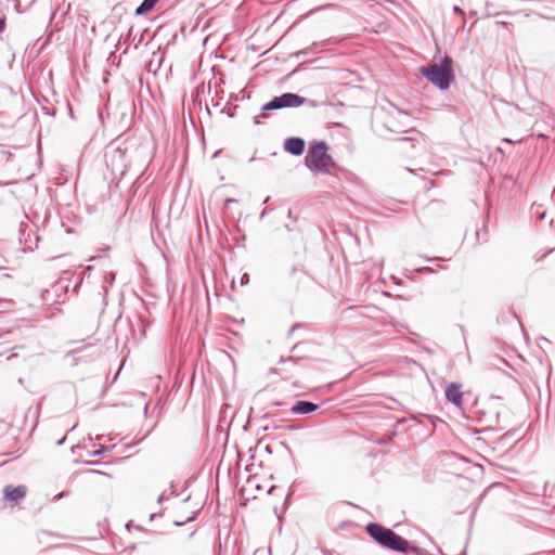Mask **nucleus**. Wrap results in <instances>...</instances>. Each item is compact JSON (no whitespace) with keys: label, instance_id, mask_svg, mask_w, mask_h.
Listing matches in <instances>:
<instances>
[{"label":"nucleus","instance_id":"18","mask_svg":"<svg viewBox=\"0 0 555 555\" xmlns=\"http://www.w3.org/2000/svg\"><path fill=\"white\" fill-rule=\"evenodd\" d=\"M7 305V302L0 301V312L4 310L3 306Z\"/></svg>","mask_w":555,"mask_h":555},{"label":"nucleus","instance_id":"10","mask_svg":"<svg viewBox=\"0 0 555 555\" xmlns=\"http://www.w3.org/2000/svg\"><path fill=\"white\" fill-rule=\"evenodd\" d=\"M249 283V276L247 273H244L241 278V285L244 286V285H247Z\"/></svg>","mask_w":555,"mask_h":555},{"label":"nucleus","instance_id":"23","mask_svg":"<svg viewBox=\"0 0 555 555\" xmlns=\"http://www.w3.org/2000/svg\"><path fill=\"white\" fill-rule=\"evenodd\" d=\"M297 326H298V325H294V326H292L291 332H294V331H295V328H296Z\"/></svg>","mask_w":555,"mask_h":555},{"label":"nucleus","instance_id":"17","mask_svg":"<svg viewBox=\"0 0 555 555\" xmlns=\"http://www.w3.org/2000/svg\"><path fill=\"white\" fill-rule=\"evenodd\" d=\"M105 280L109 281V283H112L114 281V274H109V278L108 276H105Z\"/></svg>","mask_w":555,"mask_h":555},{"label":"nucleus","instance_id":"2","mask_svg":"<svg viewBox=\"0 0 555 555\" xmlns=\"http://www.w3.org/2000/svg\"><path fill=\"white\" fill-rule=\"evenodd\" d=\"M453 61L450 56H444L439 64H430L421 67V74L440 90L449 89L453 81Z\"/></svg>","mask_w":555,"mask_h":555},{"label":"nucleus","instance_id":"4","mask_svg":"<svg viewBox=\"0 0 555 555\" xmlns=\"http://www.w3.org/2000/svg\"><path fill=\"white\" fill-rule=\"evenodd\" d=\"M307 102L306 98H302L296 93L286 92L280 96H274L271 101L262 106L263 111H274L286 107H298Z\"/></svg>","mask_w":555,"mask_h":555},{"label":"nucleus","instance_id":"24","mask_svg":"<svg viewBox=\"0 0 555 555\" xmlns=\"http://www.w3.org/2000/svg\"><path fill=\"white\" fill-rule=\"evenodd\" d=\"M64 442V438L57 441V444H62Z\"/></svg>","mask_w":555,"mask_h":555},{"label":"nucleus","instance_id":"7","mask_svg":"<svg viewBox=\"0 0 555 555\" xmlns=\"http://www.w3.org/2000/svg\"><path fill=\"white\" fill-rule=\"evenodd\" d=\"M305 140L299 137H292L285 140L284 150L295 156H299L305 151Z\"/></svg>","mask_w":555,"mask_h":555},{"label":"nucleus","instance_id":"8","mask_svg":"<svg viewBox=\"0 0 555 555\" xmlns=\"http://www.w3.org/2000/svg\"><path fill=\"white\" fill-rule=\"evenodd\" d=\"M318 409L319 405L317 403L299 400L291 408V412L296 415H301L315 412Z\"/></svg>","mask_w":555,"mask_h":555},{"label":"nucleus","instance_id":"6","mask_svg":"<svg viewBox=\"0 0 555 555\" xmlns=\"http://www.w3.org/2000/svg\"><path fill=\"white\" fill-rule=\"evenodd\" d=\"M461 388L462 386L457 383H451L446 388L447 400L457 408H462L463 405V392Z\"/></svg>","mask_w":555,"mask_h":555},{"label":"nucleus","instance_id":"16","mask_svg":"<svg viewBox=\"0 0 555 555\" xmlns=\"http://www.w3.org/2000/svg\"><path fill=\"white\" fill-rule=\"evenodd\" d=\"M105 280L109 281V283H112L114 281V274H109V278L108 276H105Z\"/></svg>","mask_w":555,"mask_h":555},{"label":"nucleus","instance_id":"19","mask_svg":"<svg viewBox=\"0 0 555 555\" xmlns=\"http://www.w3.org/2000/svg\"><path fill=\"white\" fill-rule=\"evenodd\" d=\"M266 214H267V210H266V209H264V210H262V212H261V215H260V219H263V218H264V216H266Z\"/></svg>","mask_w":555,"mask_h":555},{"label":"nucleus","instance_id":"25","mask_svg":"<svg viewBox=\"0 0 555 555\" xmlns=\"http://www.w3.org/2000/svg\"><path fill=\"white\" fill-rule=\"evenodd\" d=\"M162 501H164L163 495H160V496L158 498V502H162Z\"/></svg>","mask_w":555,"mask_h":555},{"label":"nucleus","instance_id":"15","mask_svg":"<svg viewBox=\"0 0 555 555\" xmlns=\"http://www.w3.org/2000/svg\"><path fill=\"white\" fill-rule=\"evenodd\" d=\"M105 449L102 447L99 451H94V454L100 455L104 453Z\"/></svg>","mask_w":555,"mask_h":555},{"label":"nucleus","instance_id":"12","mask_svg":"<svg viewBox=\"0 0 555 555\" xmlns=\"http://www.w3.org/2000/svg\"><path fill=\"white\" fill-rule=\"evenodd\" d=\"M235 202H236V199H234V198H227L225 202H224V205L229 206L230 204H233Z\"/></svg>","mask_w":555,"mask_h":555},{"label":"nucleus","instance_id":"3","mask_svg":"<svg viewBox=\"0 0 555 555\" xmlns=\"http://www.w3.org/2000/svg\"><path fill=\"white\" fill-rule=\"evenodd\" d=\"M306 166L313 172L328 173L333 166V158L327 153V145L324 141L312 142L305 157Z\"/></svg>","mask_w":555,"mask_h":555},{"label":"nucleus","instance_id":"9","mask_svg":"<svg viewBox=\"0 0 555 555\" xmlns=\"http://www.w3.org/2000/svg\"><path fill=\"white\" fill-rule=\"evenodd\" d=\"M159 0H143L142 3L135 9L137 15H143L151 11Z\"/></svg>","mask_w":555,"mask_h":555},{"label":"nucleus","instance_id":"11","mask_svg":"<svg viewBox=\"0 0 555 555\" xmlns=\"http://www.w3.org/2000/svg\"><path fill=\"white\" fill-rule=\"evenodd\" d=\"M453 11H454L455 13H457V14H463V13H464V12H463V10H462L460 7H457V5H454V7H453Z\"/></svg>","mask_w":555,"mask_h":555},{"label":"nucleus","instance_id":"1","mask_svg":"<svg viewBox=\"0 0 555 555\" xmlns=\"http://www.w3.org/2000/svg\"><path fill=\"white\" fill-rule=\"evenodd\" d=\"M366 531L371 535V538L374 539L378 544L391 551L404 554L417 551V547L411 545V543L408 540L400 537L391 529L386 528L379 524H367Z\"/></svg>","mask_w":555,"mask_h":555},{"label":"nucleus","instance_id":"5","mask_svg":"<svg viewBox=\"0 0 555 555\" xmlns=\"http://www.w3.org/2000/svg\"><path fill=\"white\" fill-rule=\"evenodd\" d=\"M27 493V488L23 485L13 487L5 486L3 489V498L7 502L11 504L17 503L20 500L24 499Z\"/></svg>","mask_w":555,"mask_h":555},{"label":"nucleus","instance_id":"14","mask_svg":"<svg viewBox=\"0 0 555 555\" xmlns=\"http://www.w3.org/2000/svg\"><path fill=\"white\" fill-rule=\"evenodd\" d=\"M280 361H281V362H286V361H292V362H293V361H294V358H293V357H288V358H284V357H282Z\"/></svg>","mask_w":555,"mask_h":555},{"label":"nucleus","instance_id":"22","mask_svg":"<svg viewBox=\"0 0 555 555\" xmlns=\"http://www.w3.org/2000/svg\"><path fill=\"white\" fill-rule=\"evenodd\" d=\"M309 103L312 105V106H315V102L314 101H309Z\"/></svg>","mask_w":555,"mask_h":555},{"label":"nucleus","instance_id":"20","mask_svg":"<svg viewBox=\"0 0 555 555\" xmlns=\"http://www.w3.org/2000/svg\"><path fill=\"white\" fill-rule=\"evenodd\" d=\"M422 271L433 272V270L430 268H423Z\"/></svg>","mask_w":555,"mask_h":555},{"label":"nucleus","instance_id":"21","mask_svg":"<svg viewBox=\"0 0 555 555\" xmlns=\"http://www.w3.org/2000/svg\"><path fill=\"white\" fill-rule=\"evenodd\" d=\"M92 473H93V474H98V475H103V473H102V472H98V470H93Z\"/></svg>","mask_w":555,"mask_h":555},{"label":"nucleus","instance_id":"13","mask_svg":"<svg viewBox=\"0 0 555 555\" xmlns=\"http://www.w3.org/2000/svg\"><path fill=\"white\" fill-rule=\"evenodd\" d=\"M4 26H5L4 20H3V18H0V33H2V31H3Z\"/></svg>","mask_w":555,"mask_h":555}]
</instances>
